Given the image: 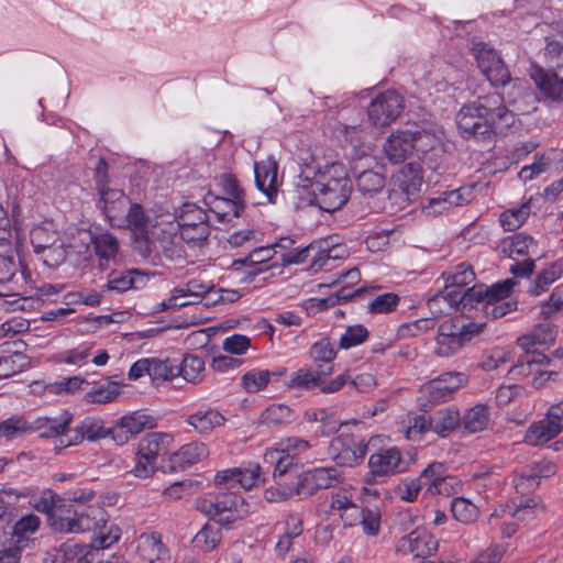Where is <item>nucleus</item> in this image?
I'll list each match as a JSON object with an SVG mask.
<instances>
[{"instance_id": "nucleus-1", "label": "nucleus", "mask_w": 563, "mask_h": 563, "mask_svg": "<svg viewBox=\"0 0 563 563\" xmlns=\"http://www.w3.org/2000/svg\"><path fill=\"white\" fill-rule=\"evenodd\" d=\"M455 121L463 139L488 144L511 131L516 114L505 104L504 97L494 92L465 103Z\"/></svg>"}, {"instance_id": "nucleus-2", "label": "nucleus", "mask_w": 563, "mask_h": 563, "mask_svg": "<svg viewBox=\"0 0 563 563\" xmlns=\"http://www.w3.org/2000/svg\"><path fill=\"white\" fill-rule=\"evenodd\" d=\"M312 195L309 205H316L325 212L341 209L349 200L352 181L342 163L332 162L318 167L311 184Z\"/></svg>"}, {"instance_id": "nucleus-3", "label": "nucleus", "mask_w": 563, "mask_h": 563, "mask_svg": "<svg viewBox=\"0 0 563 563\" xmlns=\"http://www.w3.org/2000/svg\"><path fill=\"white\" fill-rule=\"evenodd\" d=\"M485 323L466 322L463 317L455 316L443 320L434 338V354L439 357H452L478 336Z\"/></svg>"}, {"instance_id": "nucleus-4", "label": "nucleus", "mask_w": 563, "mask_h": 563, "mask_svg": "<svg viewBox=\"0 0 563 563\" xmlns=\"http://www.w3.org/2000/svg\"><path fill=\"white\" fill-rule=\"evenodd\" d=\"M198 508L211 521L227 530L232 529L249 512L245 498L238 492L208 493Z\"/></svg>"}, {"instance_id": "nucleus-5", "label": "nucleus", "mask_w": 563, "mask_h": 563, "mask_svg": "<svg viewBox=\"0 0 563 563\" xmlns=\"http://www.w3.org/2000/svg\"><path fill=\"white\" fill-rule=\"evenodd\" d=\"M516 282L511 278L497 282L492 286L477 284L470 287L468 298H473V307L482 306L485 316L499 319L517 310L518 302L511 298Z\"/></svg>"}, {"instance_id": "nucleus-6", "label": "nucleus", "mask_w": 563, "mask_h": 563, "mask_svg": "<svg viewBox=\"0 0 563 563\" xmlns=\"http://www.w3.org/2000/svg\"><path fill=\"white\" fill-rule=\"evenodd\" d=\"M175 220L180 239L191 249L202 247L211 232L207 210L192 202H185L176 211Z\"/></svg>"}, {"instance_id": "nucleus-7", "label": "nucleus", "mask_w": 563, "mask_h": 563, "mask_svg": "<svg viewBox=\"0 0 563 563\" xmlns=\"http://www.w3.org/2000/svg\"><path fill=\"white\" fill-rule=\"evenodd\" d=\"M294 243V240L290 238H280L274 244H269L266 246L255 245L250 250V253L242 257L234 260L232 263V272L239 277L241 283H250L254 280V278L277 264L267 263L272 261L276 255V249H287Z\"/></svg>"}, {"instance_id": "nucleus-8", "label": "nucleus", "mask_w": 563, "mask_h": 563, "mask_svg": "<svg viewBox=\"0 0 563 563\" xmlns=\"http://www.w3.org/2000/svg\"><path fill=\"white\" fill-rule=\"evenodd\" d=\"M262 478V467L256 462L242 463L236 467H229L217 471L213 476V485L223 492H233L235 487L250 490L256 486Z\"/></svg>"}, {"instance_id": "nucleus-9", "label": "nucleus", "mask_w": 563, "mask_h": 563, "mask_svg": "<svg viewBox=\"0 0 563 563\" xmlns=\"http://www.w3.org/2000/svg\"><path fill=\"white\" fill-rule=\"evenodd\" d=\"M367 483L383 482L404 472L407 463L397 446L380 448L368 457Z\"/></svg>"}, {"instance_id": "nucleus-10", "label": "nucleus", "mask_w": 563, "mask_h": 563, "mask_svg": "<svg viewBox=\"0 0 563 563\" xmlns=\"http://www.w3.org/2000/svg\"><path fill=\"white\" fill-rule=\"evenodd\" d=\"M473 52L477 67L492 86L504 87L510 82V71L493 47L481 42L474 45Z\"/></svg>"}, {"instance_id": "nucleus-11", "label": "nucleus", "mask_w": 563, "mask_h": 563, "mask_svg": "<svg viewBox=\"0 0 563 563\" xmlns=\"http://www.w3.org/2000/svg\"><path fill=\"white\" fill-rule=\"evenodd\" d=\"M465 376L457 372L441 374L422 385L420 400L422 406H433L450 400L463 385Z\"/></svg>"}, {"instance_id": "nucleus-12", "label": "nucleus", "mask_w": 563, "mask_h": 563, "mask_svg": "<svg viewBox=\"0 0 563 563\" xmlns=\"http://www.w3.org/2000/svg\"><path fill=\"white\" fill-rule=\"evenodd\" d=\"M404 110V98L395 90L378 93L367 107L368 120L374 126H386Z\"/></svg>"}, {"instance_id": "nucleus-13", "label": "nucleus", "mask_w": 563, "mask_h": 563, "mask_svg": "<svg viewBox=\"0 0 563 563\" xmlns=\"http://www.w3.org/2000/svg\"><path fill=\"white\" fill-rule=\"evenodd\" d=\"M156 426L157 420L155 417L142 411H133L119 418L108 428V437H111L118 445H123L144 429H153Z\"/></svg>"}, {"instance_id": "nucleus-14", "label": "nucleus", "mask_w": 563, "mask_h": 563, "mask_svg": "<svg viewBox=\"0 0 563 563\" xmlns=\"http://www.w3.org/2000/svg\"><path fill=\"white\" fill-rule=\"evenodd\" d=\"M341 479V472L334 466L313 467L299 475V496L310 497L321 489L335 487Z\"/></svg>"}, {"instance_id": "nucleus-15", "label": "nucleus", "mask_w": 563, "mask_h": 563, "mask_svg": "<svg viewBox=\"0 0 563 563\" xmlns=\"http://www.w3.org/2000/svg\"><path fill=\"white\" fill-rule=\"evenodd\" d=\"M530 77L545 98L563 102V59L555 60L551 71L533 65Z\"/></svg>"}, {"instance_id": "nucleus-16", "label": "nucleus", "mask_w": 563, "mask_h": 563, "mask_svg": "<svg viewBox=\"0 0 563 563\" xmlns=\"http://www.w3.org/2000/svg\"><path fill=\"white\" fill-rule=\"evenodd\" d=\"M556 472L558 465L553 461L542 459L516 472L512 482L518 493L526 494L539 485L540 478L551 477Z\"/></svg>"}, {"instance_id": "nucleus-17", "label": "nucleus", "mask_w": 563, "mask_h": 563, "mask_svg": "<svg viewBox=\"0 0 563 563\" xmlns=\"http://www.w3.org/2000/svg\"><path fill=\"white\" fill-rule=\"evenodd\" d=\"M438 547V540L433 534L424 529H416L398 541L397 551L424 559L433 555Z\"/></svg>"}, {"instance_id": "nucleus-18", "label": "nucleus", "mask_w": 563, "mask_h": 563, "mask_svg": "<svg viewBox=\"0 0 563 563\" xmlns=\"http://www.w3.org/2000/svg\"><path fill=\"white\" fill-rule=\"evenodd\" d=\"M563 431V421L550 416L547 410L544 417L532 422L526 430L523 441L531 446H542L555 439Z\"/></svg>"}, {"instance_id": "nucleus-19", "label": "nucleus", "mask_w": 563, "mask_h": 563, "mask_svg": "<svg viewBox=\"0 0 563 563\" xmlns=\"http://www.w3.org/2000/svg\"><path fill=\"white\" fill-rule=\"evenodd\" d=\"M184 421L199 435L208 437L217 428L224 426L228 419L217 408L202 405L196 410L187 413Z\"/></svg>"}, {"instance_id": "nucleus-20", "label": "nucleus", "mask_w": 563, "mask_h": 563, "mask_svg": "<svg viewBox=\"0 0 563 563\" xmlns=\"http://www.w3.org/2000/svg\"><path fill=\"white\" fill-rule=\"evenodd\" d=\"M84 520V516L78 514L70 503L62 499L51 515L48 525L58 533H80L88 529L85 527Z\"/></svg>"}, {"instance_id": "nucleus-21", "label": "nucleus", "mask_w": 563, "mask_h": 563, "mask_svg": "<svg viewBox=\"0 0 563 563\" xmlns=\"http://www.w3.org/2000/svg\"><path fill=\"white\" fill-rule=\"evenodd\" d=\"M264 461L275 464L273 478L278 485L299 477L298 475L301 467L300 460L290 456L288 453H284V451L277 448L267 449L264 453Z\"/></svg>"}, {"instance_id": "nucleus-22", "label": "nucleus", "mask_w": 563, "mask_h": 563, "mask_svg": "<svg viewBox=\"0 0 563 563\" xmlns=\"http://www.w3.org/2000/svg\"><path fill=\"white\" fill-rule=\"evenodd\" d=\"M420 132L397 131L387 139L384 150L387 158L394 163H404L416 146Z\"/></svg>"}, {"instance_id": "nucleus-23", "label": "nucleus", "mask_w": 563, "mask_h": 563, "mask_svg": "<svg viewBox=\"0 0 563 563\" xmlns=\"http://www.w3.org/2000/svg\"><path fill=\"white\" fill-rule=\"evenodd\" d=\"M203 203L208 211L212 212L220 222H230L239 218L245 207L244 203H241V200L219 197L210 192L205 196Z\"/></svg>"}, {"instance_id": "nucleus-24", "label": "nucleus", "mask_w": 563, "mask_h": 563, "mask_svg": "<svg viewBox=\"0 0 563 563\" xmlns=\"http://www.w3.org/2000/svg\"><path fill=\"white\" fill-rule=\"evenodd\" d=\"M286 374L287 368L285 366H279L273 371L258 367L252 368L242 375L241 386L246 393H258L264 390L269 382L276 380Z\"/></svg>"}, {"instance_id": "nucleus-25", "label": "nucleus", "mask_w": 563, "mask_h": 563, "mask_svg": "<svg viewBox=\"0 0 563 563\" xmlns=\"http://www.w3.org/2000/svg\"><path fill=\"white\" fill-rule=\"evenodd\" d=\"M71 421L73 415L65 410L59 416L54 418H37L31 423V428L32 432H38L41 438H57L66 434Z\"/></svg>"}, {"instance_id": "nucleus-26", "label": "nucleus", "mask_w": 563, "mask_h": 563, "mask_svg": "<svg viewBox=\"0 0 563 563\" xmlns=\"http://www.w3.org/2000/svg\"><path fill=\"white\" fill-rule=\"evenodd\" d=\"M277 163L272 159L254 163L255 185L269 200L277 194Z\"/></svg>"}, {"instance_id": "nucleus-27", "label": "nucleus", "mask_w": 563, "mask_h": 563, "mask_svg": "<svg viewBox=\"0 0 563 563\" xmlns=\"http://www.w3.org/2000/svg\"><path fill=\"white\" fill-rule=\"evenodd\" d=\"M333 373V367L328 366L327 369H311L301 367L291 373L286 386L289 389L312 390L321 386V376H329Z\"/></svg>"}, {"instance_id": "nucleus-28", "label": "nucleus", "mask_w": 563, "mask_h": 563, "mask_svg": "<svg viewBox=\"0 0 563 563\" xmlns=\"http://www.w3.org/2000/svg\"><path fill=\"white\" fill-rule=\"evenodd\" d=\"M556 335L555 327L551 323H539L529 332L517 339V344L522 350H531L539 346L551 345Z\"/></svg>"}, {"instance_id": "nucleus-29", "label": "nucleus", "mask_w": 563, "mask_h": 563, "mask_svg": "<svg viewBox=\"0 0 563 563\" xmlns=\"http://www.w3.org/2000/svg\"><path fill=\"white\" fill-rule=\"evenodd\" d=\"M137 553L143 561L154 563L167 556L168 550L157 533H142L137 541Z\"/></svg>"}, {"instance_id": "nucleus-30", "label": "nucleus", "mask_w": 563, "mask_h": 563, "mask_svg": "<svg viewBox=\"0 0 563 563\" xmlns=\"http://www.w3.org/2000/svg\"><path fill=\"white\" fill-rule=\"evenodd\" d=\"M563 276V260L554 261L540 271L529 286V294L540 296Z\"/></svg>"}, {"instance_id": "nucleus-31", "label": "nucleus", "mask_w": 563, "mask_h": 563, "mask_svg": "<svg viewBox=\"0 0 563 563\" xmlns=\"http://www.w3.org/2000/svg\"><path fill=\"white\" fill-rule=\"evenodd\" d=\"M534 247H537V242L531 235L518 232L504 239L499 245V251L505 256L517 258L528 256L531 249Z\"/></svg>"}, {"instance_id": "nucleus-32", "label": "nucleus", "mask_w": 563, "mask_h": 563, "mask_svg": "<svg viewBox=\"0 0 563 563\" xmlns=\"http://www.w3.org/2000/svg\"><path fill=\"white\" fill-rule=\"evenodd\" d=\"M395 181L407 197L418 194L422 185V169L420 165L415 163L404 165L396 175Z\"/></svg>"}, {"instance_id": "nucleus-33", "label": "nucleus", "mask_w": 563, "mask_h": 563, "mask_svg": "<svg viewBox=\"0 0 563 563\" xmlns=\"http://www.w3.org/2000/svg\"><path fill=\"white\" fill-rule=\"evenodd\" d=\"M174 443V435L169 432H150L137 443V446L157 461L162 454H166Z\"/></svg>"}, {"instance_id": "nucleus-34", "label": "nucleus", "mask_w": 563, "mask_h": 563, "mask_svg": "<svg viewBox=\"0 0 563 563\" xmlns=\"http://www.w3.org/2000/svg\"><path fill=\"white\" fill-rule=\"evenodd\" d=\"M209 455L208 446L199 441H192L181 445L172 457V461L185 468L194 465Z\"/></svg>"}, {"instance_id": "nucleus-35", "label": "nucleus", "mask_w": 563, "mask_h": 563, "mask_svg": "<svg viewBox=\"0 0 563 563\" xmlns=\"http://www.w3.org/2000/svg\"><path fill=\"white\" fill-rule=\"evenodd\" d=\"M490 412L488 406L476 404L467 409L461 417V426L468 433L484 431L489 423Z\"/></svg>"}, {"instance_id": "nucleus-36", "label": "nucleus", "mask_w": 563, "mask_h": 563, "mask_svg": "<svg viewBox=\"0 0 563 563\" xmlns=\"http://www.w3.org/2000/svg\"><path fill=\"white\" fill-rule=\"evenodd\" d=\"M338 354V347L330 340V338H322L316 341L310 350L309 355L313 363L317 365V369H327L328 366L333 365V361L335 360Z\"/></svg>"}, {"instance_id": "nucleus-37", "label": "nucleus", "mask_w": 563, "mask_h": 563, "mask_svg": "<svg viewBox=\"0 0 563 563\" xmlns=\"http://www.w3.org/2000/svg\"><path fill=\"white\" fill-rule=\"evenodd\" d=\"M525 354L519 357L518 362L509 369L512 377L528 376L532 374L533 365L549 364L550 358L544 352L539 351L538 347L531 350H523Z\"/></svg>"}, {"instance_id": "nucleus-38", "label": "nucleus", "mask_w": 563, "mask_h": 563, "mask_svg": "<svg viewBox=\"0 0 563 563\" xmlns=\"http://www.w3.org/2000/svg\"><path fill=\"white\" fill-rule=\"evenodd\" d=\"M441 276L448 288H459L461 290L475 279V273L472 266L466 263L457 264L443 272Z\"/></svg>"}, {"instance_id": "nucleus-39", "label": "nucleus", "mask_w": 563, "mask_h": 563, "mask_svg": "<svg viewBox=\"0 0 563 563\" xmlns=\"http://www.w3.org/2000/svg\"><path fill=\"white\" fill-rule=\"evenodd\" d=\"M461 424V416L457 409L445 408L439 410L432 418V431L444 438Z\"/></svg>"}, {"instance_id": "nucleus-40", "label": "nucleus", "mask_w": 563, "mask_h": 563, "mask_svg": "<svg viewBox=\"0 0 563 563\" xmlns=\"http://www.w3.org/2000/svg\"><path fill=\"white\" fill-rule=\"evenodd\" d=\"M220 528L206 523L194 537L192 544L196 549L207 553L213 551L221 542Z\"/></svg>"}, {"instance_id": "nucleus-41", "label": "nucleus", "mask_w": 563, "mask_h": 563, "mask_svg": "<svg viewBox=\"0 0 563 563\" xmlns=\"http://www.w3.org/2000/svg\"><path fill=\"white\" fill-rule=\"evenodd\" d=\"M367 453V444L364 441L354 442L347 444L345 448L340 450L334 456L338 465L342 466H355L362 463Z\"/></svg>"}, {"instance_id": "nucleus-42", "label": "nucleus", "mask_w": 563, "mask_h": 563, "mask_svg": "<svg viewBox=\"0 0 563 563\" xmlns=\"http://www.w3.org/2000/svg\"><path fill=\"white\" fill-rule=\"evenodd\" d=\"M531 207L523 202L517 208L507 209L499 216V222L505 231H515L520 228L529 218Z\"/></svg>"}, {"instance_id": "nucleus-43", "label": "nucleus", "mask_w": 563, "mask_h": 563, "mask_svg": "<svg viewBox=\"0 0 563 563\" xmlns=\"http://www.w3.org/2000/svg\"><path fill=\"white\" fill-rule=\"evenodd\" d=\"M32 432L31 423L23 416H12L0 422V437L8 441Z\"/></svg>"}, {"instance_id": "nucleus-44", "label": "nucleus", "mask_w": 563, "mask_h": 563, "mask_svg": "<svg viewBox=\"0 0 563 563\" xmlns=\"http://www.w3.org/2000/svg\"><path fill=\"white\" fill-rule=\"evenodd\" d=\"M451 512L456 521L471 525L476 521L479 511L477 506L468 499L454 497L451 501Z\"/></svg>"}, {"instance_id": "nucleus-45", "label": "nucleus", "mask_w": 563, "mask_h": 563, "mask_svg": "<svg viewBox=\"0 0 563 563\" xmlns=\"http://www.w3.org/2000/svg\"><path fill=\"white\" fill-rule=\"evenodd\" d=\"M432 430V418L426 415L408 417V424L405 427L404 435L412 442L421 441L424 433Z\"/></svg>"}, {"instance_id": "nucleus-46", "label": "nucleus", "mask_w": 563, "mask_h": 563, "mask_svg": "<svg viewBox=\"0 0 563 563\" xmlns=\"http://www.w3.org/2000/svg\"><path fill=\"white\" fill-rule=\"evenodd\" d=\"M30 365L27 356L21 352H13L0 356V378H7L23 372Z\"/></svg>"}, {"instance_id": "nucleus-47", "label": "nucleus", "mask_w": 563, "mask_h": 563, "mask_svg": "<svg viewBox=\"0 0 563 563\" xmlns=\"http://www.w3.org/2000/svg\"><path fill=\"white\" fill-rule=\"evenodd\" d=\"M205 369V362L197 355L187 354L181 363H177V376H181L185 380L196 383L200 379Z\"/></svg>"}, {"instance_id": "nucleus-48", "label": "nucleus", "mask_w": 563, "mask_h": 563, "mask_svg": "<svg viewBox=\"0 0 563 563\" xmlns=\"http://www.w3.org/2000/svg\"><path fill=\"white\" fill-rule=\"evenodd\" d=\"M148 376L153 382L172 380L177 377V363L170 360L150 357Z\"/></svg>"}, {"instance_id": "nucleus-49", "label": "nucleus", "mask_w": 563, "mask_h": 563, "mask_svg": "<svg viewBox=\"0 0 563 563\" xmlns=\"http://www.w3.org/2000/svg\"><path fill=\"white\" fill-rule=\"evenodd\" d=\"M263 233L254 229H243L232 232L228 238L231 249L251 250L262 242Z\"/></svg>"}, {"instance_id": "nucleus-50", "label": "nucleus", "mask_w": 563, "mask_h": 563, "mask_svg": "<svg viewBox=\"0 0 563 563\" xmlns=\"http://www.w3.org/2000/svg\"><path fill=\"white\" fill-rule=\"evenodd\" d=\"M79 430L81 432V435L76 437L75 442H73L71 440L68 442H64V440H60V445L63 448H66L68 445H71L73 443H76L77 440L79 439L96 441L98 439H102L106 437V429L103 427V421L101 419L87 418L81 422Z\"/></svg>"}, {"instance_id": "nucleus-51", "label": "nucleus", "mask_w": 563, "mask_h": 563, "mask_svg": "<svg viewBox=\"0 0 563 563\" xmlns=\"http://www.w3.org/2000/svg\"><path fill=\"white\" fill-rule=\"evenodd\" d=\"M369 336V331L363 324L349 325L340 336L339 349L350 350L363 344Z\"/></svg>"}, {"instance_id": "nucleus-52", "label": "nucleus", "mask_w": 563, "mask_h": 563, "mask_svg": "<svg viewBox=\"0 0 563 563\" xmlns=\"http://www.w3.org/2000/svg\"><path fill=\"white\" fill-rule=\"evenodd\" d=\"M356 187L363 194H377L385 187V177L374 170H364L356 177Z\"/></svg>"}, {"instance_id": "nucleus-53", "label": "nucleus", "mask_w": 563, "mask_h": 563, "mask_svg": "<svg viewBox=\"0 0 563 563\" xmlns=\"http://www.w3.org/2000/svg\"><path fill=\"white\" fill-rule=\"evenodd\" d=\"M140 276L141 273L136 269H129L121 274L112 272L108 276V290L123 292L131 288H137L136 278Z\"/></svg>"}, {"instance_id": "nucleus-54", "label": "nucleus", "mask_w": 563, "mask_h": 563, "mask_svg": "<svg viewBox=\"0 0 563 563\" xmlns=\"http://www.w3.org/2000/svg\"><path fill=\"white\" fill-rule=\"evenodd\" d=\"M360 525L364 534L376 537L380 531L382 515L377 506H367L362 508Z\"/></svg>"}, {"instance_id": "nucleus-55", "label": "nucleus", "mask_w": 563, "mask_h": 563, "mask_svg": "<svg viewBox=\"0 0 563 563\" xmlns=\"http://www.w3.org/2000/svg\"><path fill=\"white\" fill-rule=\"evenodd\" d=\"M57 241L58 233L47 227L38 225L31 231V243L36 254L47 250L49 245H54Z\"/></svg>"}, {"instance_id": "nucleus-56", "label": "nucleus", "mask_w": 563, "mask_h": 563, "mask_svg": "<svg viewBox=\"0 0 563 563\" xmlns=\"http://www.w3.org/2000/svg\"><path fill=\"white\" fill-rule=\"evenodd\" d=\"M296 495H299L298 483L296 482L289 485L286 482L280 485L276 484L275 486L267 487L264 490L263 497L268 503H283Z\"/></svg>"}, {"instance_id": "nucleus-57", "label": "nucleus", "mask_w": 563, "mask_h": 563, "mask_svg": "<svg viewBox=\"0 0 563 563\" xmlns=\"http://www.w3.org/2000/svg\"><path fill=\"white\" fill-rule=\"evenodd\" d=\"M400 301V297L395 292H385L377 295L368 302L371 313L380 314L395 311Z\"/></svg>"}, {"instance_id": "nucleus-58", "label": "nucleus", "mask_w": 563, "mask_h": 563, "mask_svg": "<svg viewBox=\"0 0 563 563\" xmlns=\"http://www.w3.org/2000/svg\"><path fill=\"white\" fill-rule=\"evenodd\" d=\"M126 221L130 230L136 236H144L147 234L148 221L141 205L134 203L130 207Z\"/></svg>"}, {"instance_id": "nucleus-59", "label": "nucleus", "mask_w": 563, "mask_h": 563, "mask_svg": "<svg viewBox=\"0 0 563 563\" xmlns=\"http://www.w3.org/2000/svg\"><path fill=\"white\" fill-rule=\"evenodd\" d=\"M157 461L151 457L146 452L137 446L135 452L134 465L131 473L139 478H147L152 476L156 470Z\"/></svg>"}, {"instance_id": "nucleus-60", "label": "nucleus", "mask_w": 563, "mask_h": 563, "mask_svg": "<svg viewBox=\"0 0 563 563\" xmlns=\"http://www.w3.org/2000/svg\"><path fill=\"white\" fill-rule=\"evenodd\" d=\"M354 493L355 490L351 486L339 487L338 489L333 490L331 494L330 509L338 512L339 515L342 511L353 508L355 505L353 501Z\"/></svg>"}, {"instance_id": "nucleus-61", "label": "nucleus", "mask_w": 563, "mask_h": 563, "mask_svg": "<svg viewBox=\"0 0 563 563\" xmlns=\"http://www.w3.org/2000/svg\"><path fill=\"white\" fill-rule=\"evenodd\" d=\"M84 384L89 383L80 376H71L48 385L46 389L54 395H73L80 390Z\"/></svg>"}, {"instance_id": "nucleus-62", "label": "nucleus", "mask_w": 563, "mask_h": 563, "mask_svg": "<svg viewBox=\"0 0 563 563\" xmlns=\"http://www.w3.org/2000/svg\"><path fill=\"white\" fill-rule=\"evenodd\" d=\"M448 467L442 462H432L424 467L419 476L423 486H427L426 492H432V485L437 484L443 476L446 475Z\"/></svg>"}, {"instance_id": "nucleus-63", "label": "nucleus", "mask_w": 563, "mask_h": 563, "mask_svg": "<svg viewBox=\"0 0 563 563\" xmlns=\"http://www.w3.org/2000/svg\"><path fill=\"white\" fill-rule=\"evenodd\" d=\"M437 294L444 297L445 303L451 311L456 309L460 303H462L464 308L467 306L473 307V298H468L467 296L470 294V288L461 290L459 288H448L444 285V289Z\"/></svg>"}, {"instance_id": "nucleus-64", "label": "nucleus", "mask_w": 563, "mask_h": 563, "mask_svg": "<svg viewBox=\"0 0 563 563\" xmlns=\"http://www.w3.org/2000/svg\"><path fill=\"white\" fill-rule=\"evenodd\" d=\"M263 421L267 424H280L291 418V409L284 404H273L262 413Z\"/></svg>"}]
</instances>
